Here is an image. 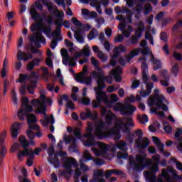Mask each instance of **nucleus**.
<instances>
[{
	"instance_id": "63",
	"label": "nucleus",
	"mask_w": 182,
	"mask_h": 182,
	"mask_svg": "<svg viewBox=\"0 0 182 182\" xmlns=\"http://www.w3.org/2000/svg\"><path fill=\"white\" fill-rule=\"evenodd\" d=\"M140 86V80H137L136 78L132 80V84L131 85V89H137Z\"/></svg>"
},
{
	"instance_id": "7",
	"label": "nucleus",
	"mask_w": 182,
	"mask_h": 182,
	"mask_svg": "<svg viewBox=\"0 0 182 182\" xmlns=\"http://www.w3.org/2000/svg\"><path fill=\"white\" fill-rule=\"evenodd\" d=\"M148 106L151 107L150 110L151 113H156V114L160 117V91L159 89H155L154 94L150 95L148 101Z\"/></svg>"
},
{
	"instance_id": "47",
	"label": "nucleus",
	"mask_w": 182,
	"mask_h": 182,
	"mask_svg": "<svg viewBox=\"0 0 182 182\" xmlns=\"http://www.w3.org/2000/svg\"><path fill=\"white\" fill-rule=\"evenodd\" d=\"M118 159H122L123 160H126V159L129 158V153L126 151H120L117 154Z\"/></svg>"
},
{
	"instance_id": "48",
	"label": "nucleus",
	"mask_w": 182,
	"mask_h": 182,
	"mask_svg": "<svg viewBox=\"0 0 182 182\" xmlns=\"http://www.w3.org/2000/svg\"><path fill=\"white\" fill-rule=\"evenodd\" d=\"M28 79H29V75L27 74H20L19 80L18 81H16V83L18 82L19 83H24V85H26V82L28 80Z\"/></svg>"
},
{
	"instance_id": "30",
	"label": "nucleus",
	"mask_w": 182,
	"mask_h": 182,
	"mask_svg": "<svg viewBox=\"0 0 182 182\" xmlns=\"http://www.w3.org/2000/svg\"><path fill=\"white\" fill-rule=\"evenodd\" d=\"M82 14L85 19H93L97 16V13H96V11L90 12V11L86 9H82Z\"/></svg>"
},
{
	"instance_id": "52",
	"label": "nucleus",
	"mask_w": 182,
	"mask_h": 182,
	"mask_svg": "<svg viewBox=\"0 0 182 182\" xmlns=\"http://www.w3.org/2000/svg\"><path fill=\"white\" fill-rule=\"evenodd\" d=\"M160 153L164 157H170V152L164 151V144L163 143H160Z\"/></svg>"
},
{
	"instance_id": "62",
	"label": "nucleus",
	"mask_w": 182,
	"mask_h": 182,
	"mask_svg": "<svg viewBox=\"0 0 182 182\" xmlns=\"http://www.w3.org/2000/svg\"><path fill=\"white\" fill-rule=\"evenodd\" d=\"M97 57L102 62H106L107 60V56L103 53V51H99V53H97Z\"/></svg>"
},
{
	"instance_id": "13",
	"label": "nucleus",
	"mask_w": 182,
	"mask_h": 182,
	"mask_svg": "<svg viewBox=\"0 0 182 182\" xmlns=\"http://www.w3.org/2000/svg\"><path fill=\"white\" fill-rule=\"evenodd\" d=\"M106 129V124L103 121L99 122L95 127V134L100 140L102 139H107V137H110L109 135V132L106 133L103 132Z\"/></svg>"
},
{
	"instance_id": "31",
	"label": "nucleus",
	"mask_w": 182,
	"mask_h": 182,
	"mask_svg": "<svg viewBox=\"0 0 182 182\" xmlns=\"http://www.w3.org/2000/svg\"><path fill=\"white\" fill-rule=\"evenodd\" d=\"M18 141L21 146V147L24 149V150H32V148L28 149V147H29V141L27 140L26 137H25V136L21 135L19 139H18Z\"/></svg>"
},
{
	"instance_id": "11",
	"label": "nucleus",
	"mask_w": 182,
	"mask_h": 182,
	"mask_svg": "<svg viewBox=\"0 0 182 182\" xmlns=\"http://www.w3.org/2000/svg\"><path fill=\"white\" fill-rule=\"evenodd\" d=\"M22 157H29L27 159V166L28 167H31L33 164V159H35V156L33 155V149H26L23 151L19 150V153L17 154V158L18 160H22Z\"/></svg>"
},
{
	"instance_id": "22",
	"label": "nucleus",
	"mask_w": 182,
	"mask_h": 182,
	"mask_svg": "<svg viewBox=\"0 0 182 182\" xmlns=\"http://www.w3.org/2000/svg\"><path fill=\"white\" fill-rule=\"evenodd\" d=\"M141 68L142 72V82L144 85H147L149 83V76L147 75V72H149V65L146 63H142Z\"/></svg>"
},
{
	"instance_id": "40",
	"label": "nucleus",
	"mask_w": 182,
	"mask_h": 182,
	"mask_svg": "<svg viewBox=\"0 0 182 182\" xmlns=\"http://www.w3.org/2000/svg\"><path fill=\"white\" fill-rule=\"evenodd\" d=\"M114 54L116 55V52L118 53V56H120V52L124 53L126 52V47L123 44H119L117 47H115L113 50Z\"/></svg>"
},
{
	"instance_id": "44",
	"label": "nucleus",
	"mask_w": 182,
	"mask_h": 182,
	"mask_svg": "<svg viewBox=\"0 0 182 182\" xmlns=\"http://www.w3.org/2000/svg\"><path fill=\"white\" fill-rule=\"evenodd\" d=\"M119 58V53L117 52L115 53V54H114L110 60H109V65L110 66H112V68H114V66H116L117 65V60H116L117 58Z\"/></svg>"
},
{
	"instance_id": "17",
	"label": "nucleus",
	"mask_w": 182,
	"mask_h": 182,
	"mask_svg": "<svg viewBox=\"0 0 182 182\" xmlns=\"http://www.w3.org/2000/svg\"><path fill=\"white\" fill-rule=\"evenodd\" d=\"M129 161L131 168L134 171H143V169L145 167H149L147 165L136 163V160H134V157H133V156H129Z\"/></svg>"
},
{
	"instance_id": "56",
	"label": "nucleus",
	"mask_w": 182,
	"mask_h": 182,
	"mask_svg": "<svg viewBox=\"0 0 182 182\" xmlns=\"http://www.w3.org/2000/svg\"><path fill=\"white\" fill-rule=\"evenodd\" d=\"M3 87V95L4 96H5L6 95V92H8V89H9V81L5 80L4 81Z\"/></svg>"
},
{
	"instance_id": "36",
	"label": "nucleus",
	"mask_w": 182,
	"mask_h": 182,
	"mask_svg": "<svg viewBox=\"0 0 182 182\" xmlns=\"http://www.w3.org/2000/svg\"><path fill=\"white\" fill-rule=\"evenodd\" d=\"M117 147L121 151H127L129 150V147H127V143L124 141H120L117 144Z\"/></svg>"
},
{
	"instance_id": "16",
	"label": "nucleus",
	"mask_w": 182,
	"mask_h": 182,
	"mask_svg": "<svg viewBox=\"0 0 182 182\" xmlns=\"http://www.w3.org/2000/svg\"><path fill=\"white\" fill-rule=\"evenodd\" d=\"M118 29L122 31V35H124L125 38H130L132 32L134 31V28L130 25L127 26V23H119Z\"/></svg>"
},
{
	"instance_id": "60",
	"label": "nucleus",
	"mask_w": 182,
	"mask_h": 182,
	"mask_svg": "<svg viewBox=\"0 0 182 182\" xmlns=\"http://www.w3.org/2000/svg\"><path fill=\"white\" fill-rule=\"evenodd\" d=\"M73 134H74V136H75V137L77 139H78L79 140H80V139H82V132L80 131V129L79 128H75L74 129Z\"/></svg>"
},
{
	"instance_id": "34",
	"label": "nucleus",
	"mask_w": 182,
	"mask_h": 182,
	"mask_svg": "<svg viewBox=\"0 0 182 182\" xmlns=\"http://www.w3.org/2000/svg\"><path fill=\"white\" fill-rule=\"evenodd\" d=\"M137 25H139V27L135 31V36L140 39L141 38V35H143V32L146 31V26H144V23H139Z\"/></svg>"
},
{
	"instance_id": "26",
	"label": "nucleus",
	"mask_w": 182,
	"mask_h": 182,
	"mask_svg": "<svg viewBox=\"0 0 182 182\" xmlns=\"http://www.w3.org/2000/svg\"><path fill=\"white\" fill-rule=\"evenodd\" d=\"M170 105V102H168V100L164 97V95H160V109L163 110V112H168V105Z\"/></svg>"
},
{
	"instance_id": "19",
	"label": "nucleus",
	"mask_w": 182,
	"mask_h": 182,
	"mask_svg": "<svg viewBox=\"0 0 182 182\" xmlns=\"http://www.w3.org/2000/svg\"><path fill=\"white\" fill-rule=\"evenodd\" d=\"M160 77H161V85L162 86H165V87H167L170 85V75L168 74V72L167 70H161L160 73Z\"/></svg>"
},
{
	"instance_id": "12",
	"label": "nucleus",
	"mask_w": 182,
	"mask_h": 182,
	"mask_svg": "<svg viewBox=\"0 0 182 182\" xmlns=\"http://www.w3.org/2000/svg\"><path fill=\"white\" fill-rule=\"evenodd\" d=\"M5 139H6V132L4 131L0 134V167H2L4 164V159L6 156V147L4 144L5 143Z\"/></svg>"
},
{
	"instance_id": "9",
	"label": "nucleus",
	"mask_w": 182,
	"mask_h": 182,
	"mask_svg": "<svg viewBox=\"0 0 182 182\" xmlns=\"http://www.w3.org/2000/svg\"><path fill=\"white\" fill-rule=\"evenodd\" d=\"M159 171V164H154L152 166L149 168L148 171H144V176L147 182H160V175H156Z\"/></svg>"
},
{
	"instance_id": "29",
	"label": "nucleus",
	"mask_w": 182,
	"mask_h": 182,
	"mask_svg": "<svg viewBox=\"0 0 182 182\" xmlns=\"http://www.w3.org/2000/svg\"><path fill=\"white\" fill-rule=\"evenodd\" d=\"M17 59L19 61L23 60L24 62H26L29 59H33V56L31 54L26 53V52L19 50L17 53Z\"/></svg>"
},
{
	"instance_id": "23",
	"label": "nucleus",
	"mask_w": 182,
	"mask_h": 182,
	"mask_svg": "<svg viewBox=\"0 0 182 182\" xmlns=\"http://www.w3.org/2000/svg\"><path fill=\"white\" fill-rule=\"evenodd\" d=\"M64 168L72 170V167H77V161L74 158H68L63 164Z\"/></svg>"
},
{
	"instance_id": "49",
	"label": "nucleus",
	"mask_w": 182,
	"mask_h": 182,
	"mask_svg": "<svg viewBox=\"0 0 182 182\" xmlns=\"http://www.w3.org/2000/svg\"><path fill=\"white\" fill-rule=\"evenodd\" d=\"M105 75L103 74V70L101 68L98 72L96 70H94L91 73V76L93 79H97L99 76Z\"/></svg>"
},
{
	"instance_id": "41",
	"label": "nucleus",
	"mask_w": 182,
	"mask_h": 182,
	"mask_svg": "<svg viewBox=\"0 0 182 182\" xmlns=\"http://www.w3.org/2000/svg\"><path fill=\"white\" fill-rule=\"evenodd\" d=\"M63 41V38L62 37H53L51 43H50V48L51 49L55 50L56 48V46H58V42Z\"/></svg>"
},
{
	"instance_id": "6",
	"label": "nucleus",
	"mask_w": 182,
	"mask_h": 182,
	"mask_svg": "<svg viewBox=\"0 0 182 182\" xmlns=\"http://www.w3.org/2000/svg\"><path fill=\"white\" fill-rule=\"evenodd\" d=\"M160 182H182V176H178L175 169L168 168L162 170Z\"/></svg>"
},
{
	"instance_id": "42",
	"label": "nucleus",
	"mask_w": 182,
	"mask_h": 182,
	"mask_svg": "<svg viewBox=\"0 0 182 182\" xmlns=\"http://www.w3.org/2000/svg\"><path fill=\"white\" fill-rule=\"evenodd\" d=\"M77 142V140L75 139V141L71 143V144L68 146L69 151H71V153H77V144L76 143Z\"/></svg>"
},
{
	"instance_id": "53",
	"label": "nucleus",
	"mask_w": 182,
	"mask_h": 182,
	"mask_svg": "<svg viewBox=\"0 0 182 182\" xmlns=\"http://www.w3.org/2000/svg\"><path fill=\"white\" fill-rule=\"evenodd\" d=\"M82 53L85 56H90V47L88 44L85 46L84 49L82 50Z\"/></svg>"
},
{
	"instance_id": "24",
	"label": "nucleus",
	"mask_w": 182,
	"mask_h": 182,
	"mask_svg": "<svg viewBox=\"0 0 182 182\" xmlns=\"http://www.w3.org/2000/svg\"><path fill=\"white\" fill-rule=\"evenodd\" d=\"M59 154H54L53 156H49L48 158V161L51 166H54L55 168H59L60 167V161H59Z\"/></svg>"
},
{
	"instance_id": "57",
	"label": "nucleus",
	"mask_w": 182,
	"mask_h": 182,
	"mask_svg": "<svg viewBox=\"0 0 182 182\" xmlns=\"http://www.w3.org/2000/svg\"><path fill=\"white\" fill-rule=\"evenodd\" d=\"M79 58H82V53L77 51L74 53V56H70V62H75V60H77Z\"/></svg>"
},
{
	"instance_id": "55",
	"label": "nucleus",
	"mask_w": 182,
	"mask_h": 182,
	"mask_svg": "<svg viewBox=\"0 0 182 182\" xmlns=\"http://www.w3.org/2000/svg\"><path fill=\"white\" fill-rule=\"evenodd\" d=\"M11 99L14 105H18V97L16 96V92L15 91V90H12L11 91Z\"/></svg>"
},
{
	"instance_id": "54",
	"label": "nucleus",
	"mask_w": 182,
	"mask_h": 182,
	"mask_svg": "<svg viewBox=\"0 0 182 182\" xmlns=\"http://www.w3.org/2000/svg\"><path fill=\"white\" fill-rule=\"evenodd\" d=\"M145 39L149 41L151 45H154V40L153 39V36L149 31H146L145 33Z\"/></svg>"
},
{
	"instance_id": "5",
	"label": "nucleus",
	"mask_w": 182,
	"mask_h": 182,
	"mask_svg": "<svg viewBox=\"0 0 182 182\" xmlns=\"http://www.w3.org/2000/svg\"><path fill=\"white\" fill-rule=\"evenodd\" d=\"M42 4L44 6H46L49 14L51 16H55L57 18V21H55L54 23H70L69 21H63V18H65V13L58 9V7L53 8V2H48L47 0H42Z\"/></svg>"
},
{
	"instance_id": "18",
	"label": "nucleus",
	"mask_w": 182,
	"mask_h": 182,
	"mask_svg": "<svg viewBox=\"0 0 182 182\" xmlns=\"http://www.w3.org/2000/svg\"><path fill=\"white\" fill-rule=\"evenodd\" d=\"M40 109H35L34 112L36 113H39L40 114H43L45 120L41 119L40 122L43 127H47L48 124L50 123V119H49V117H46V106H41Z\"/></svg>"
},
{
	"instance_id": "14",
	"label": "nucleus",
	"mask_w": 182,
	"mask_h": 182,
	"mask_svg": "<svg viewBox=\"0 0 182 182\" xmlns=\"http://www.w3.org/2000/svg\"><path fill=\"white\" fill-rule=\"evenodd\" d=\"M122 130H123V125L117 122L114 127L109 129V136L110 137H113L114 136L115 140H119V139H122V134H120Z\"/></svg>"
},
{
	"instance_id": "20",
	"label": "nucleus",
	"mask_w": 182,
	"mask_h": 182,
	"mask_svg": "<svg viewBox=\"0 0 182 182\" xmlns=\"http://www.w3.org/2000/svg\"><path fill=\"white\" fill-rule=\"evenodd\" d=\"M112 174H115V176H118L119 177H122V178L126 177V173H124V172H123L121 170H117V169L107 170L104 173V176H105V178H109V177L112 176Z\"/></svg>"
},
{
	"instance_id": "50",
	"label": "nucleus",
	"mask_w": 182,
	"mask_h": 182,
	"mask_svg": "<svg viewBox=\"0 0 182 182\" xmlns=\"http://www.w3.org/2000/svg\"><path fill=\"white\" fill-rule=\"evenodd\" d=\"M116 117V115L113 114L111 111H108L107 114L105 116V119L107 122L112 123L113 122V119Z\"/></svg>"
},
{
	"instance_id": "59",
	"label": "nucleus",
	"mask_w": 182,
	"mask_h": 182,
	"mask_svg": "<svg viewBox=\"0 0 182 182\" xmlns=\"http://www.w3.org/2000/svg\"><path fill=\"white\" fill-rule=\"evenodd\" d=\"M124 41V36L122 34H119L117 37L114 39V43H121Z\"/></svg>"
},
{
	"instance_id": "8",
	"label": "nucleus",
	"mask_w": 182,
	"mask_h": 182,
	"mask_svg": "<svg viewBox=\"0 0 182 182\" xmlns=\"http://www.w3.org/2000/svg\"><path fill=\"white\" fill-rule=\"evenodd\" d=\"M30 15L34 21H38V22H36V23H43V22H46V23H53V19L52 17L49 16H46L45 14H39L36 11V9L33 7L30 9Z\"/></svg>"
},
{
	"instance_id": "38",
	"label": "nucleus",
	"mask_w": 182,
	"mask_h": 182,
	"mask_svg": "<svg viewBox=\"0 0 182 182\" xmlns=\"http://www.w3.org/2000/svg\"><path fill=\"white\" fill-rule=\"evenodd\" d=\"M74 38L80 43H85V38H83V36H82V31H77V32H75L74 34Z\"/></svg>"
},
{
	"instance_id": "4",
	"label": "nucleus",
	"mask_w": 182,
	"mask_h": 182,
	"mask_svg": "<svg viewBox=\"0 0 182 182\" xmlns=\"http://www.w3.org/2000/svg\"><path fill=\"white\" fill-rule=\"evenodd\" d=\"M23 107H24V109H19L17 113L19 120H21V122H23L26 118L27 120V124H33V123H36V122H38L36 115L34 114H29L31 113V112H33V107H32V105L25 104L23 105Z\"/></svg>"
},
{
	"instance_id": "51",
	"label": "nucleus",
	"mask_w": 182,
	"mask_h": 182,
	"mask_svg": "<svg viewBox=\"0 0 182 182\" xmlns=\"http://www.w3.org/2000/svg\"><path fill=\"white\" fill-rule=\"evenodd\" d=\"M109 75H112V76H114L117 83H119V82H122V76H120V75H117V73L114 71V70H112V71H110Z\"/></svg>"
},
{
	"instance_id": "39",
	"label": "nucleus",
	"mask_w": 182,
	"mask_h": 182,
	"mask_svg": "<svg viewBox=\"0 0 182 182\" xmlns=\"http://www.w3.org/2000/svg\"><path fill=\"white\" fill-rule=\"evenodd\" d=\"M178 72H180V67L178 66V63H176L172 65V68L171 69V75H173L175 77H177Z\"/></svg>"
},
{
	"instance_id": "2",
	"label": "nucleus",
	"mask_w": 182,
	"mask_h": 182,
	"mask_svg": "<svg viewBox=\"0 0 182 182\" xmlns=\"http://www.w3.org/2000/svg\"><path fill=\"white\" fill-rule=\"evenodd\" d=\"M97 80V87L94 88L95 92V100H93L92 102V107L94 109H97L100 107L102 103H109V97L106 92L103 91V89L106 88V79H109V77H106L105 75H99Z\"/></svg>"
},
{
	"instance_id": "25",
	"label": "nucleus",
	"mask_w": 182,
	"mask_h": 182,
	"mask_svg": "<svg viewBox=\"0 0 182 182\" xmlns=\"http://www.w3.org/2000/svg\"><path fill=\"white\" fill-rule=\"evenodd\" d=\"M21 126H22V123L14 122L11 127V136L13 139H16L18 137V134H19V130L21 129Z\"/></svg>"
},
{
	"instance_id": "58",
	"label": "nucleus",
	"mask_w": 182,
	"mask_h": 182,
	"mask_svg": "<svg viewBox=\"0 0 182 182\" xmlns=\"http://www.w3.org/2000/svg\"><path fill=\"white\" fill-rule=\"evenodd\" d=\"M26 134L29 140L34 139L36 136V134L33 131L28 129L26 131Z\"/></svg>"
},
{
	"instance_id": "3",
	"label": "nucleus",
	"mask_w": 182,
	"mask_h": 182,
	"mask_svg": "<svg viewBox=\"0 0 182 182\" xmlns=\"http://www.w3.org/2000/svg\"><path fill=\"white\" fill-rule=\"evenodd\" d=\"M92 129H90V133L85 134V137L88 139L87 141H84V146L85 147H92L91 151H93L95 156L97 157H100L102 156H105L110 150V146L102 143L100 141H95V135L91 132ZM92 146H97L100 147L99 149L92 147Z\"/></svg>"
},
{
	"instance_id": "45",
	"label": "nucleus",
	"mask_w": 182,
	"mask_h": 182,
	"mask_svg": "<svg viewBox=\"0 0 182 182\" xmlns=\"http://www.w3.org/2000/svg\"><path fill=\"white\" fill-rule=\"evenodd\" d=\"M72 173H73V170L66 169L61 171V176L67 178V180H70V176H72Z\"/></svg>"
},
{
	"instance_id": "61",
	"label": "nucleus",
	"mask_w": 182,
	"mask_h": 182,
	"mask_svg": "<svg viewBox=\"0 0 182 182\" xmlns=\"http://www.w3.org/2000/svg\"><path fill=\"white\" fill-rule=\"evenodd\" d=\"M175 144L178 151H182V136L178 139V140L175 142Z\"/></svg>"
},
{
	"instance_id": "43",
	"label": "nucleus",
	"mask_w": 182,
	"mask_h": 182,
	"mask_svg": "<svg viewBox=\"0 0 182 182\" xmlns=\"http://www.w3.org/2000/svg\"><path fill=\"white\" fill-rule=\"evenodd\" d=\"M136 161L140 164H144V166H150V164L146 161V158L141 156H136Z\"/></svg>"
},
{
	"instance_id": "37",
	"label": "nucleus",
	"mask_w": 182,
	"mask_h": 182,
	"mask_svg": "<svg viewBox=\"0 0 182 182\" xmlns=\"http://www.w3.org/2000/svg\"><path fill=\"white\" fill-rule=\"evenodd\" d=\"M124 109H126V111L128 113V116H132V114H133V113L137 110V108L132 105H126L124 106Z\"/></svg>"
},
{
	"instance_id": "46",
	"label": "nucleus",
	"mask_w": 182,
	"mask_h": 182,
	"mask_svg": "<svg viewBox=\"0 0 182 182\" xmlns=\"http://www.w3.org/2000/svg\"><path fill=\"white\" fill-rule=\"evenodd\" d=\"M170 161L171 163H173V164L176 165L177 170H179V171H182L181 162L178 161V160L176 158H171Z\"/></svg>"
},
{
	"instance_id": "27",
	"label": "nucleus",
	"mask_w": 182,
	"mask_h": 182,
	"mask_svg": "<svg viewBox=\"0 0 182 182\" xmlns=\"http://www.w3.org/2000/svg\"><path fill=\"white\" fill-rule=\"evenodd\" d=\"M146 86V91L144 90H141L139 92V95H141V97H147V96H150L151 94V90L154 87V84L153 82H150L148 84H145Z\"/></svg>"
},
{
	"instance_id": "33",
	"label": "nucleus",
	"mask_w": 182,
	"mask_h": 182,
	"mask_svg": "<svg viewBox=\"0 0 182 182\" xmlns=\"http://www.w3.org/2000/svg\"><path fill=\"white\" fill-rule=\"evenodd\" d=\"M140 48H136L134 50H132L129 55H125V59L127 62H129L134 58V56H137L139 53H140Z\"/></svg>"
},
{
	"instance_id": "32",
	"label": "nucleus",
	"mask_w": 182,
	"mask_h": 182,
	"mask_svg": "<svg viewBox=\"0 0 182 182\" xmlns=\"http://www.w3.org/2000/svg\"><path fill=\"white\" fill-rule=\"evenodd\" d=\"M57 28L55 29L54 31H51V36L53 38H62L60 34L62 33V25L60 23H55Z\"/></svg>"
},
{
	"instance_id": "10",
	"label": "nucleus",
	"mask_w": 182,
	"mask_h": 182,
	"mask_svg": "<svg viewBox=\"0 0 182 182\" xmlns=\"http://www.w3.org/2000/svg\"><path fill=\"white\" fill-rule=\"evenodd\" d=\"M135 134L138 136L136 139V144L138 149H146L149 144H150V140H149V138L146 137L143 139V131L140 129H136Z\"/></svg>"
},
{
	"instance_id": "21",
	"label": "nucleus",
	"mask_w": 182,
	"mask_h": 182,
	"mask_svg": "<svg viewBox=\"0 0 182 182\" xmlns=\"http://www.w3.org/2000/svg\"><path fill=\"white\" fill-rule=\"evenodd\" d=\"M75 80L78 82L79 83H82V85H86L87 86H90L92 85V82H93V77H92V74H90V76H85L82 79V75H77L75 77Z\"/></svg>"
},
{
	"instance_id": "64",
	"label": "nucleus",
	"mask_w": 182,
	"mask_h": 182,
	"mask_svg": "<svg viewBox=\"0 0 182 182\" xmlns=\"http://www.w3.org/2000/svg\"><path fill=\"white\" fill-rule=\"evenodd\" d=\"M63 140L65 141L66 144H69L75 141L76 138H75V136H65L64 137Z\"/></svg>"
},
{
	"instance_id": "1",
	"label": "nucleus",
	"mask_w": 182,
	"mask_h": 182,
	"mask_svg": "<svg viewBox=\"0 0 182 182\" xmlns=\"http://www.w3.org/2000/svg\"><path fill=\"white\" fill-rule=\"evenodd\" d=\"M30 29L31 32H37L30 37L31 43H34L36 48H41V43L46 45V38L42 33L48 37L52 36V23H33Z\"/></svg>"
},
{
	"instance_id": "15",
	"label": "nucleus",
	"mask_w": 182,
	"mask_h": 182,
	"mask_svg": "<svg viewBox=\"0 0 182 182\" xmlns=\"http://www.w3.org/2000/svg\"><path fill=\"white\" fill-rule=\"evenodd\" d=\"M127 121V123L124 124V129L122 128L123 133H128V140H133V137H134V134H130V127H133L134 124H133V118L130 117H124Z\"/></svg>"
},
{
	"instance_id": "28",
	"label": "nucleus",
	"mask_w": 182,
	"mask_h": 182,
	"mask_svg": "<svg viewBox=\"0 0 182 182\" xmlns=\"http://www.w3.org/2000/svg\"><path fill=\"white\" fill-rule=\"evenodd\" d=\"M80 118L82 120H86V119H97V114L94 115L93 112L90 109H86V112H82L80 114Z\"/></svg>"
},
{
	"instance_id": "35",
	"label": "nucleus",
	"mask_w": 182,
	"mask_h": 182,
	"mask_svg": "<svg viewBox=\"0 0 182 182\" xmlns=\"http://www.w3.org/2000/svg\"><path fill=\"white\" fill-rule=\"evenodd\" d=\"M75 26L78 28L80 31H82V32H87V31H90V25L89 24H83V23H74Z\"/></svg>"
}]
</instances>
